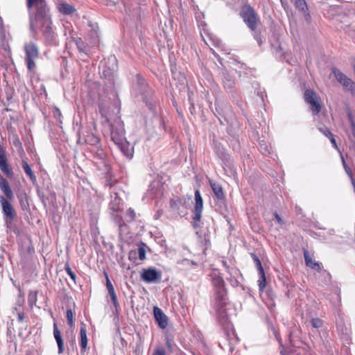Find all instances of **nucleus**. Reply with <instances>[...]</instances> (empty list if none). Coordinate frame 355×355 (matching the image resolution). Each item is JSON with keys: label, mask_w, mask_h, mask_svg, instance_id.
I'll return each instance as SVG.
<instances>
[{"label": "nucleus", "mask_w": 355, "mask_h": 355, "mask_svg": "<svg viewBox=\"0 0 355 355\" xmlns=\"http://www.w3.org/2000/svg\"><path fill=\"white\" fill-rule=\"evenodd\" d=\"M181 204V200L179 199H171L170 200V207L173 210H178Z\"/></svg>", "instance_id": "e433bc0d"}, {"label": "nucleus", "mask_w": 355, "mask_h": 355, "mask_svg": "<svg viewBox=\"0 0 355 355\" xmlns=\"http://www.w3.org/2000/svg\"><path fill=\"white\" fill-rule=\"evenodd\" d=\"M228 280L232 286H234V287L238 286L239 281L235 277L230 278Z\"/></svg>", "instance_id": "de8ad7c7"}, {"label": "nucleus", "mask_w": 355, "mask_h": 355, "mask_svg": "<svg viewBox=\"0 0 355 355\" xmlns=\"http://www.w3.org/2000/svg\"><path fill=\"white\" fill-rule=\"evenodd\" d=\"M116 222L119 225V227L120 231L123 230V227H125V224L123 222V220L121 216H117L116 218Z\"/></svg>", "instance_id": "79ce46f5"}, {"label": "nucleus", "mask_w": 355, "mask_h": 355, "mask_svg": "<svg viewBox=\"0 0 355 355\" xmlns=\"http://www.w3.org/2000/svg\"><path fill=\"white\" fill-rule=\"evenodd\" d=\"M112 209L114 211H118V210H119V208H118V207H115V208H114V207H112Z\"/></svg>", "instance_id": "864d4df0"}, {"label": "nucleus", "mask_w": 355, "mask_h": 355, "mask_svg": "<svg viewBox=\"0 0 355 355\" xmlns=\"http://www.w3.org/2000/svg\"><path fill=\"white\" fill-rule=\"evenodd\" d=\"M279 352L281 355H293L295 353L292 348L286 347L282 344L280 345Z\"/></svg>", "instance_id": "7c9ffc66"}, {"label": "nucleus", "mask_w": 355, "mask_h": 355, "mask_svg": "<svg viewBox=\"0 0 355 355\" xmlns=\"http://www.w3.org/2000/svg\"><path fill=\"white\" fill-rule=\"evenodd\" d=\"M295 6L299 10L305 12L308 8L305 0H295Z\"/></svg>", "instance_id": "bb28decb"}, {"label": "nucleus", "mask_w": 355, "mask_h": 355, "mask_svg": "<svg viewBox=\"0 0 355 355\" xmlns=\"http://www.w3.org/2000/svg\"><path fill=\"white\" fill-rule=\"evenodd\" d=\"M215 294V300L216 302V304H227V291L226 288V285L223 287L217 288L214 289Z\"/></svg>", "instance_id": "2eb2a0df"}, {"label": "nucleus", "mask_w": 355, "mask_h": 355, "mask_svg": "<svg viewBox=\"0 0 355 355\" xmlns=\"http://www.w3.org/2000/svg\"><path fill=\"white\" fill-rule=\"evenodd\" d=\"M126 216H127V221L130 223L135 220L136 218V214L133 209L129 208L126 211Z\"/></svg>", "instance_id": "c9c22d12"}, {"label": "nucleus", "mask_w": 355, "mask_h": 355, "mask_svg": "<svg viewBox=\"0 0 355 355\" xmlns=\"http://www.w3.org/2000/svg\"><path fill=\"white\" fill-rule=\"evenodd\" d=\"M253 32V37L254 40L258 42L259 45L261 46L263 44V37L261 31L258 30V28Z\"/></svg>", "instance_id": "2f4dec72"}, {"label": "nucleus", "mask_w": 355, "mask_h": 355, "mask_svg": "<svg viewBox=\"0 0 355 355\" xmlns=\"http://www.w3.org/2000/svg\"><path fill=\"white\" fill-rule=\"evenodd\" d=\"M67 274L70 277L74 283H76V275L75 272L71 270L68 263L65 264L64 267Z\"/></svg>", "instance_id": "72a5a7b5"}, {"label": "nucleus", "mask_w": 355, "mask_h": 355, "mask_svg": "<svg viewBox=\"0 0 355 355\" xmlns=\"http://www.w3.org/2000/svg\"><path fill=\"white\" fill-rule=\"evenodd\" d=\"M311 322L313 327L317 329L320 328L323 324L322 320L320 318H313Z\"/></svg>", "instance_id": "4c0bfd02"}, {"label": "nucleus", "mask_w": 355, "mask_h": 355, "mask_svg": "<svg viewBox=\"0 0 355 355\" xmlns=\"http://www.w3.org/2000/svg\"><path fill=\"white\" fill-rule=\"evenodd\" d=\"M26 6L30 13V26L35 31V20L49 14V8L45 0H26Z\"/></svg>", "instance_id": "7ed1b4c3"}, {"label": "nucleus", "mask_w": 355, "mask_h": 355, "mask_svg": "<svg viewBox=\"0 0 355 355\" xmlns=\"http://www.w3.org/2000/svg\"><path fill=\"white\" fill-rule=\"evenodd\" d=\"M85 141L87 144L92 146L93 148H94L98 146L101 141V139L99 138V137L94 134H91L87 137V138L85 139Z\"/></svg>", "instance_id": "b1692460"}, {"label": "nucleus", "mask_w": 355, "mask_h": 355, "mask_svg": "<svg viewBox=\"0 0 355 355\" xmlns=\"http://www.w3.org/2000/svg\"><path fill=\"white\" fill-rule=\"evenodd\" d=\"M99 113L101 116L108 121V115L110 114V102L103 99H99L98 103Z\"/></svg>", "instance_id": "6ab92c4d"}, {"label": "nucleus", "mask_w": 355, "mask_h": 355, "mask_svg": "<svg viewBox=\"0 0 355 355\" xmlns=\"http://www.w3.org/2000/svg\"><path fill=\"white\" fill-rule=\"evenodd\" d=\"M222 264H223V267L225 268L226 271L227 272H230V266H228L227 261H222Z\"/></svg>", "instance_id": "3c124183"}, {"label": "nucleus", "mask_w": 355, "mask_h": 355, "mask_svg": "<svg viewBox=\"0 0 355 355\" xmlns=\"http://www.w3.org/2000/svg\"><path fill=\"white\" fill-rule=\"evenodd\" d=\"M304 101L310 105L313 115H317L320 112L322 105L319 101L318 96L313 90L309 89L305 91Z\"/></svg>", "instance_id": "0eeeda50"}, {"label": "nucleus", "mask_w": 355, "mask_h": 355, "mask_svg": "<svg viewBox=\"0 0 355 355\" xmlns=\"http://www.w3.org/2000/svg\"><path fill=\"white\" fill-rule=\"evenodd\" d=\"M153 314L158 326L163 329L166 328L168 326V318L162 310L158 306H154Z\"/></svg>", "instance_id": "ddd939ff"}, {"label": "nucleus", "mask_w": 355, "mask_h": 355, "mask_svg": "<svg viewBox=\"0 0 355 355\" xmlns=\"http://www.w3.org/2000/svg\"><path fill=\"white\" fill-rule=\"evenodd\" d=\"M91 152L93 153L94 158L96 160V163H98V161L99 164H103L106 171L110 170V166L107 161V155L101 146L92 148Z\"/></svg>", "instance_id": "9b49d317"}, {"label": "nucleus", "mask_w": 355, "mask_h": 355, "mask_svg": "<svg viewBox=\"0 0 355 355\" xmlns=\"http://www.w3.org/2000/svg\"><path fill=\"white\" fill-rule=\"evenodd\" d=\"M250 255L256 265L257 271L263 270L261 262L260 259L258 258V257L254 253H251Z\"/></svg>", "instance_id": "473e14b6"}, {"label": "nucleus", "mask_w": 355, "mask_h": 355, "mask_svg": "<svg viewBox=\"0 0 355 355\" xmlns=\"http://www.w3.org/2000/svg\"><path fill=\"white\" fill-rule=\"evenodd\" d=\"M104 275L106 279V287L108 291V293L110 295L115 293L114 288L109 279L108 275L106 272H104Z\"/></svg>", "instance_id": "c756f323"}, {"label": "nucleus", "mask_w": 355, "mask_h": 355, "mask_svg": "<svg viewBox=\"0 0 355 355\" xmlns=\"http://www.w3.org/2000/svg\"><path fill=\"white\" fill-rule=\"evenodd\" d=\"M239 15L250 31H254L261 24L258 13L248 3L241 6Z\"/></svg>", "instance_id": "20e7f679"}, {"label": "nucleus", "mask_w": 355, "mask_h": 355, "mask_svg": "<svg viewBox=\"0 0 355 355\" xmlns=\"http://www.w3.org/2000/svg\"><path fill=\"white\" fill-rule=\"evenodd\" d=\"M110 297H111V300H112V302L114 307L116 309H117L118 306H119V302H118V300H117V297H116V293L110 295Z\"/></svg>", "instance_id": "a18cd8bd"}, {"label": "nucleus", "mask_w": 355, "mask_h": 355, "mask_svg": "<svg viewBox=\"0 0 355 355\" xmlns=\"http://www.w3.org/2000/svg\"><path fill=\"white\" fill-rule=\"evenodd\" d=\"M40 26L42 35L46 42L51 44L54 41L55 33L52 27V21L48 14L44 17L35 20V27Z\"/></svg>", "instance_id": "39448f33"}, {"label": "nucleus", "mask_w": 355, "mask_h": 355, "mask_svg": "<svg viewBox=\"0 0 355 355\" xmlns=\"http://www.w3.org/2000/svg\"><path fill=\"white\" fill-rule=\"evenodd\" d=\"M320 130L329 139L334 136V135L331 133V132L327 129H320Z\"/></svg>", "instance_id": "c03bdc74"}, {"label": "nucleus", "mask_w": 355, "mask_h": 355, "mask_svg": "<svg viewBox=\"0 0 355 355\" xmlns=\"http://www.w3.org/2000/svg\"><path fill=\"white\" fill-rule=\"evenodd\" d=\"M303 254L306 266L313 270H315L317 272L320 271V269L322 268V263L315 261L313 259V255L307 250L304 249Z\"/></svg>", "instance_id": "4468645a"}, {"label": "nucleus", "mask_w": 355, "mask_h": 355, "mask_svg": "<svg viewBox=\"0 0 355 355\" xmlns=\"http://www.w3.org/2000/svg\"><path fill=\"white\" fill-rule=\"evenodd\" d=\"M223 84L225 89H231L234 85V81L231 78L225 77Z\"/></svg>", "instance_id": "f704fd0d"}, {"label": "nucleus", "mask_w": 355, "mask_h": 355, "mask_svg": "<svg viewBox=\"0 0 355 355\" xmlns=\"http://www.w3.org/2000/svg\"><path fill=\"white\" fill-rule=\"evenodd\" d=\"M216 317L219 324L223 329L225 334L227 336V340L230 344H232L234 341H238L239 338L236 336V332L233 328V325L230 320L225 306L227 304H217Z\"/></svg>", "instance_id": "f03ea898"}, {"label": "nucleus", "mask_w": 355, "mask_h": 355, "mask_svg": "<svg viewBox=\"0 0 355 355\" xmlns=\"http://www.w3.org/2000/svg\"><path fill=\"white\" fill-rule=\"evenodd\" d=\"M146 247L147 246H146V243H144L143 242H141L138 245L137 254H138L139 259L141 261L145 260L146 258Z\"/></svg>", "instance_id": "393cba45"}, {"label": "nucleus", "mask_w": 355, "mask_h": 355, "mask_svg": "<svg viewBox=\"0 0 355 355\" xmlns=\"http://www.w3.org/2000/svg\"><path fill=\"white\" fill-rule=\"evenodd\" d=\"M0 189L4 194L0 195V205L2 213L6 220L12 221L15 219L17 213L11 203L14 199V193L8 181L0 174Z\"/></svg>", "instance_id": "f257e3e1"}, {"label": "nucleus", "mask_w": 355, "mask_h": 355, "mask_svg": "<svg viewBox=\"0 0 355 355\" xmlns=\"http://www.w3.org/2000/svg\"><path fill=\"white\" fill-rule=\"evenodd\" d=\"M37 300V291H31L28 293V301L30 305H35Z\"/></svg>", "instance_id": "cd10ccee"}, {"label": "nucleus", "mask_w": 355, "mask_h": 355, "mask_svg": "<svg viewBox=\"0 0 355 355\" xmlns=\"http://www.w3.org/2000/svg\"><path fill=\"white\" fill-rule=\"evenodd\" d=\"M25 60L30 72H35L36 64L35 60L39 58L40 51L37 45L33 42L24 45Z\"/></svg>", "instance_id": "423d86ee"}, {"label": "nucleus", "mask_w": 355, "mask_h": 355, "mask_svg": "<svg viewBox=\"0 0 355 355\" xmlns=\"http://www.w3.org/2000/svg\"><path fill=\"white\" fill-rule=\"evenodd\" d=\"M315 278L318 282L320 285L328 284L331 281V275L326 270L320 269V271H318V274L315 275Z\"/></svg>", "instance_id": "aec40b11"}, {"label": "nucleus", "mask_w": 355, "mask_h": 355, "mask_svg": "<svg viewBox=\"0 0 355 355\" xmlns=\"http://www.w3.org/2000/svg\"><path fill=\"white\" fill-rule=\"evenodd\" d=\"M211 187L218 200H223L225 198L223 187L220 184L216 182H210Z\"/></svg>", "instance_id": "4be33fe9"}, {"label": "nucleus", "mask_w": 355, "mask_h": 355, "mask_svg": "<svg viewBox=\"0 0 355 355\" xmlns=\"http://www.w3.org/2000/svg\"><path fill=\"white\" fill-rule=\"evenodd\" d=\"M66 318L67 319L68 324L71 328H74L75 320L73 317V312L71 309H67L66 311Z\"/></svg>", "instance_id": "a878e982"}, {"label": "nucleus", "mask_w": 355, "mask_h": 355, "mask_svg": "<svg viewBox=\"0 0 355 355\" xmlns=\"http://www.w3.org/2000/svg\"><path fill=\"white\" fill-rule=\"evenodd\" d=\"M274 216H275V219H276V220H277V223L279 225H282L284 224L283 220L282 219V218L280 217V216L278 214L277 212L275 211L274 213Z\"/></svg>", "instance_id": "49530a36"}, {"label": "nucleus", "mask_w": 355, "mask_h": 355, "mask_svg": "<svg viewBox=\"0 0 355 355\" xmlns=\"http://www.w3.org/2000/svg\"><path fill=\"white\" fill-rule=\"evenodd\" d=\"M195 204L192 210L193 214V220L194 222H199L201 220L203 210V200L198 189L195 191Z\"/></svg>", "instance_id": "9d476101"}, {"label": "nucleus", "mask_w": 355, "mask_h": 355, "mask_svg": "<svg viewBox=\"0 0 355 355\" xmlns=\"http://www.w3.org/2000/svg\"><path fill=\"white\" fill-rule=\"evenodd\" d=\"M137 252L136 250H130L128 253V259L133 263H137Z\"/></svg>", "instance_id": "58836bf2"}, {"label": "nucleus", "mask_w": 355, "mask_h": 355, "mask_svg": "<svg viewBox=\"0 0 355 355\" xmlns=\"http://www.w3.org/2000/svg\"><path fill=\"white\" fill-rule=\"evenodd\" d=\"M211 284L214 287V289L217 288L223 287L225 285V281L223 277L217 272H213L211 275Z\"/></svg>", "instance_id": "412c9836"}, {"label": "nucleus", "mask_w": 355, "mask_h": 355, "mask_svg": "<svg viewBox=\"0 0 355 355\" xmlns=\"http://www.w3.org/2000/svg\"><path fill=\"white\" fill-rule=\"evenodd\" d=\"M12 144L13 145L17 148H21L23 147V145L18 137L17 135H15L14 137H13V140H12Z\"/></svg>", "instance_id": "ea45409f"}, {"label": "nucleus", "mask_w": 355, "mask_h": 355, "mask_svg": "<svg viewBox=\"0 0 355 355\" xmlns=\"http://www.w3.org/2000/svg\"><path fill=\"white\" fill-rule=\"evenodd\" d=\"M153 355H166V350L164 347H158L154 351Z\"/></svg>", "instance_id": "37998d69"}, {"label": "nucleus", "mask_w": 355, "mask_h": 355, "mask_svg": "<svg viewBox=\"0 0 355 355\" xmlns=\"http://www.w3.org/2000/svg\"><path fill=\"white\" fill-rule=\"evenodd\" d=\"M17 152L19 157L22 159L21 165L25 173L33 183H35V182L37 181V178L34 172L31 169L30 165L28 164V162L26 161V159L25 158L26 153L24 147L17 149Z\"/></svg>", "instance_id": "f8f14e48"}, {"label": "nucleus", "mask_w": 355, "mask_h": 355, "mask_svg": "<svg viewBox=\"0 0 355 355\" xmlns=\"http://www.w3.org/2000/svg\"><path fill=\"white\" fill-rule=\"evenodd\" d=\"M330 141H331V144H333L334 147L335 148L338 149L336 141V139L334 136L330 139Z\"/></svg>", "instance_id": "603ef678"}, {"label": "nucleus", "mask_w": 355, "mask_h": 355, "mask_svg": "<svg viewBox=\"0 0 355 355\" xmlns=\"http://www.w3.org/2000/svg\"><path fill=\"white\" fill-rule=\"evenodd\" d=\"M53 336L58 345V354H62L64 351V341L61 335V332L55 322L53 324Z\"/></svg>", "instance_id": "a211bd4d"}, {"label": "nucleus", "mask_w": 355, "mask_h": 355, "mask_svg": "<svg viewBox=\"0 0 355 355\" xmlns=\"http://www.w3.org/2000/svg\"><path fill=\"white\" fill-rule=\"evenodd\" d=\"M141 279L146 283L159 282L162 279V272L154 268H144L141 272Z\"/></svg>", "instance_id": "6e6552de"}, {"label": "nucleus", "mask_w": 355, "mask_h": 355, "mask_svg": "<svg viewBox=\"0 0 355 355\" xmlns=\"http://www.w3.org/2000/svg\"><path fill=\"white\" fill-rule=\"evenodd\" d=\"M0 170L8 178H12L14 175L13 169L9 164L6 153L3 147L0 144Z\"/></svg>", "instance_id": "1a4fd4ad"}, {"label": "nucleus", "mask_w": 355, "mask_h": 355, "mask_svg": "<svg viewBox=\"0 0 355 355\" xmlns=\"http://www.w3.org/2000/svg\"><path fill=\"white\" fill-rule=\"evenodd\" d=\"M19 204L23 209L28 207V198L26 193L18 195Z\"/></svg>", "instance_id": "c85d7f7f"}, {"label": "nucleus", "mask_w": 355, "mask_h": 355, "mask_svg": "<svg viewBox=\"0 0 355 355\" xmlns=\"http://www.w3.org/2000/svg\"><path fill=\"white\" fill-rule=\"evenodd\" d=\"M111 138H112V140L117 145H120L121 144V139H119V138H116V136L114 135V132H111Z\"/></svg>", "instance_id": "09e8293b"}, {"label": "nucleus", "mask_w": 355, "mask_h": 355, "mask_svg": "<svg viewBox=\"0 0 355 355\" xmlns=\"http://www.w3.org/2000/svg\"><path fill=\"white\" fill-rule=\"evenodd\" d=\"M87 329L86 324L84 322H81L80 328V352L82 355H85L87 347Z\"/></svg>", "instance_id": "dca6fc26"}, {"label": "nucleus", "mask_w": 355, "mask_h": 355, "mask_svg": "<svg viewBox=\"0 0 355 355\" xmlns=\"http://www.w3.org/2000/svg\"><path fill=\"white\" fill-rule=\"evenodd\" d=\"M56 7L60 13L65 15H71L76 10L73 6L64 1L58 3Z\"/></svg>", "instance_id": "f3484780"}, {"label": "nucleus", "mask_w": 355, "mask_h": 355, "mask_svg": "<svg viewBox=\"0 0 355 355\" xmlns=\"http://www.w3.org/2000/svg\"><path fill=\"white\" fill-rule=\"evenodd\" d=\"M53 114L55 119H56L58 121H61L62 113L59 108L56 107H54L53 110Z\"/></svg>", "instance_id": "a19ab883"}, {"label": "nucleus", "mask_w": 355, "mask_h": 355, "mask_svg": "<svg viewBox=\"0 0 355 355\" xmlns=\"http://www.w3.org/2000/svg\"><path fill=\"white\" fill-rule=\"evenodd\" d=\"M24 318H25L24 313H23V312L18 313V314H17V319H18V321L19 322H23L24 320Z\"/></svg>", "instance_id": "8fccbe9b"}, {"label": "nucleus", "mask_w": 355, "mask_h": 355, "mask_svg": "<svg viewBox=\"0 0 355 355\" xmlns=\"http://www.w3.org/2000/svg\"><path fill=\"white\" fill-rule=\"evenodd\" d=\"M259 273V279H258V286L260 292H263L266 286V277L265 275L264 270L258 271Z\"/></svg>", "instance_id": "5701e85b"}]
</instances>
